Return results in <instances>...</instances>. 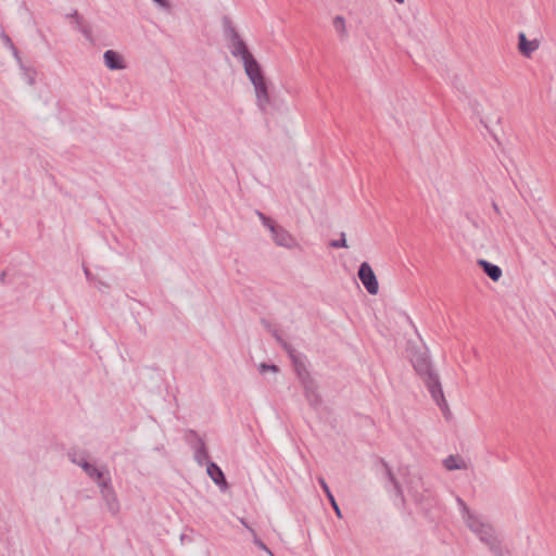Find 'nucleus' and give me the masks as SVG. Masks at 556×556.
Returning a JSON list of instances; mask_svg holds the SVG:
<instances>
[{"label":"nucleus","instance_id":"1","mask_svg":"<svg viewBox=\"0 0 556 556\" xmlns=\"http://www.w3.org/2000/svg\"><path fill=\"white\" fill-rule=\"evenodd\" d=\"M412 364L418 376L422 379L432 400L440 407L445 418L451 417L448 404L444 397L439 375L434 371L427 350L416 351L410 356Z\"/></svg>","mask_w":556,"mask_h":556},{"label":"nucleus","instance_id":"2","mask_svg":"<svg viewBox=\"0 0 556 556\" xmlns=\"http://www.w3.org/2000/svg\"><path fill=\"white\" fill-rule=\"evenodd\" d=\"M456 503L458 504L462 519L467 528L478 536L481 543L489 547L491 553L495 556H503L501 541L497 539L495 530L488 519L477 511L471 510L460 497H456Z\"/></svg>","mask_w":556,"mask_h":556},{"label":"nucleus","instance_id":"3","mask_svg":"<svg viewBox=\"0 0 556 556\" xmlns=\"http://www.w3.org/2000/svg\"><path fill=\"white\" fill-rule=\"evenodd\" d=\"M256 215L264 227H266L271 233V239L276 245L288 250H292L299 247L295 237L286 228L276 224L270 217L266 216L260 211H256Z\"/></svg>","mask_w":556,"mask_h":556},{"label":"nucleus","instance_id":"4","mask_svg":"<svg viewBox=\"0 0 556 556\" xmlns=\"http://www.w3.org/2000/svg\"><path fill=\"white\" fill-rule=\"evenodd\" d=\"M226 37L232 56L240 59L242 63L254 58L249 51L247 43L241 39L240 35L233 27H228L226 29Z\"/></svg>","mask_w":556,"mask_h":556},{"label":"nucleus","instance_id":"5","mask_svg":"<svg viewBox=\"0 0 556 556\" xmlns=\"http://www.w3.org/2000/svg\"><path fill=\"white\" fill-rule=\"evenodd\" d=\"M283 350L289 354L292 359L295 374L303 384L304 389L309 390L312 382L314 381L304 364V362L298 356L295 350L289 344L283 343Z\"/></svg>","mask_w":556,"mask_h":556},{"label":"nucleus","instance_id":"6","mask_svg":"<svg viewBox=\"0 0 556 556\" xmlns=\"http://www.w3.org/2000/svg\"><path fill=\"white\" fill-rule=\"evenodd\" d=\"M357 276L369 294L376 295L378 293L379 283L377 277L367 262L359 265Z\"/></svg>","mask_w":556,"mask_h":556},{"label":"nucleus","instance_id":"7","mask_svg":"<svg viewBox=\"0 0 556 556\" xmlns=\"http://www.w3.org/2000/svg\"><path fill=\"white\" fill-rule=\"evenodd\" d=\"M242 65H243L244 72H245L249 80L253 85V87L266 81V78L263 74L262 67L255 58L247 60L245 62L242 63Z\"/></svg>","mask_w":556,"mask_h":556},{"label":"nucleus","instance_id":"8","mask_svg":"<svg viewBox=\"0 0 556 556\" xmlns=\"http://www.w3.org/2000/svg\"><path fill=\"white\" fill-rule=\"evenodd\" d=\"M255 98H256V105L260 109L261 112L264 114L270 113L271 108V99L268 91V83L267 80L255 86Z\"/></svg>","mask_w":556,"mask_h":556},{"label":"nucleus","instance_id":"9","mask_svg":"<svg viewBox=\"0 0 556 556\" xmlns=\"http://www.w3.org/2000/svg\"><path fill=\"white\" fill-rule=\"evenodd\" d=\"M206 473L222 492L228 490V482L225 478L223 470L219 468L217 464L213 462H207Z\"/></svg>","mask_w":556,"mask_h":556},{"label":"nucleus","instance_id":"10","mask_svg":"<svg viewBox=\"0 0 556 556\" xmlns=\"http://www.w3.org/2000/svg\"><path fill=\"white\" fill-rule=\"evenodd\" d=\"M540 47L538 39L529 40L525 33L518 34V51L525 58H531L532 53Z\"/></svg>","mask_w":556,"mask_h":556},{"label":"nucleus","instance_id":"11","mask_svg":"<svg viewBox=\"0 0 556 556\" xmlns=\"http://www.w3.org/2000/svg\"><path fill=\"white\" fill-rule=\"evenodd\" d=\"M409 494L416 502L422 500L424 482L420 476L413 475L406 480Z\"/></svg>","mask_w":556,"mask_h":556},{"label":"nucleus","instance_id":"12","mask_svg":"<svg viewBox=\"0 0 556 556\" xmlns=\"http://www.w3.org/2000/svg\"><path fill=\"white\" fill-rule=\"evenodd\" d=\"M105 66L111 71L124 70L126 67L123 56L113 50H108L103 54Z\"/></svg>","mask_w":556,"mask_h":556},{"label":"nucleus","instance_id":"13","mask_svg":"<svg viewBox=\"0 0 556 556\" xmlns=\"http://www.w3.org/2000/svg\"><path fill=\"white\" fill-rule=\"evenodd\" d=\"M105 508L112 516H117L121 511V504L115 490L101 495Z\"/></svg>","mask_w":556,"mask_h":556},{"label":"nucleus","instance_id":"14","mask_svg":"<svg viewBox=\"0 0 556 556\" xmlns=\"http://www.w3.org/2000/svg\"><path fill=\"white\" fill-rule=\"evenodd\" d=\"M478 265L483 269L484 274L493 281H498L502 277V269L485 260H479Z\"/></svg>","mask_w":556,"mask_h":556},{"label":"nucleus","instance_id":"15","mask_svg":"<svg viewBox=\"0 0 556 556\" xmlns=\"http://www.w3.org/2000/svg\"><path fill=\"white\" fill-rule=\"evenodd\" d=\"M446 470L467 469V463L458 455H450L443 460Z\"/></svg>","mask_w":556,"mask_h":556},{"label":"nucleus","instance_id":"16","mask_svg":"<svg viewBox=\"0 0 556 556\" xmlns=\"http://www.w3.org/2000/svg\"><path fill=\"white\" fill-rule=\"evenodd\" d=\"M381 463L386 470V477L393 484L396 495L400 496L402 500H404L403 489H402L400 482L397 481V479L395 478V476L393 475L389 464L384 460H381Z\"/></svg>","mask_w":556,"mask_h":556},{"label":"nucleus","instance_id":"17","mask_svg":"<svg viewBox=\"0 0 556 556\" xmlns=\"http://www.w3.org/2000/svg\"><path fill=\"white\" fill-rule=\"evenodd\" d=\"M332 25H333V28H334L336 33L338 34L339 38L341 40H345L348 38V28H346L345 18L342 15H337L332 20Z\"/></svg>","mask_w":556,"mask_h":556},{"label":"nucleus","instance_id":"18","mask_svg":"<svg viewBox=\"0 0 556 556\" xmlns=\"http://www.w3.org/2000/svg\"><path fill=\"white\" fill-rule=\"evenodd\" d=\"M318 482L320 483L324 492L326 493L327 495V498L329 500L330 504H331V507L333 508L336 515L339 517V518H342V513H341V509L334 498V496L332 495L331 491L329 490V486L328 484L326 483L325 479L324 478H318Z\"/></svg>","mask_w":556,"mask_h":556},{"label":"nucleus","instance_id":"19","mask_svg":"<svg viewBox=\"0 0 556 556\" xmlns=\"http://www.w3.org/2000/svg\"><path fill=\"white\" fill-rule=\"evenodd\" d=\"M194 459L199 465H203L204 462H208V453L202 439L198 440V444L194 447Z\"/></svg>","mask_w":556,"mask_h":556},{"label":"nucleus","instance_id":"20","mask_svg":"<svg viewBox=\"0 0 556 556\" xmlns=\"http://www.w3.org/2000/svg\"><path fill=\"white\" fill-rule=\"evenodd\" d=\"M94 482L99 488L100 495L114 490L111 483V477L109 472L106 475H103L100 479H97Z\"/></svg>","mask_w":556,"mask_h":556},{"label":"nucleus","instance_id":"21","mask_svg":"<svg viewBox=\"0 0 556 556\" xmlns=\"http://www.w3.org/2000/svg\"><path fill=\"white\" fill-rule=\"evenodd\" d=\"M311 386H312V387L309 388V390L304 389V391H305V395H306V397H307L308 402H309L312 405L317 406V405H319V404H320L321 399H320V396H319V394H318V392H317V387H316V384H315V382H314V381L312 382V384H311Z\"/></svg>","mask_w":556,"mask_h":556},{"label":"nucleus","instance_id":"22","mask_svg":"<svg viewBox=\"0 0 556 556\" xmlns=\"http://www.w3.org/2000/svg\"><path fill=\"white\" fill-rule=\"evenodd\" d=\"M108 473L106 466L97 467L93 464L91 465L90 469L86 472V475L93 481L97 479H100L103 475Z\"/></svg>","mask_w":556,"mask_h":556},{"label":"nucleus","instance_id":"23","mask_svg":"<svg viewBox=\"0 0 556 556\" xmlns=\"http://www.w3.org/2000/svg\"><path fill=\"white\" fill-rule=\"evenodd\" d=\"M68 458L75 465H79L81 462L86 460L88 457L85 453H80L77 451H73L68 453Z\"/></svg>","mask_w":556,"mask_h":556},{"label":"nucleus","instance_id":"24","mask_svg":"<svg viewBox=\"0 0 556 556\" xmlns=\"http://www.w3.org/2000/svg\"><path fill=\"white\" fill-rule=\"evenodd\" d=\"M241 522L252 532V534L254 536V539H253L254 544L256 546H258L261 549L265 551L270 556H273V553L270 552V549L256 536L254 530L249 528L248 525L244 522V520H241Z\"/></svg>","mask_w":556,"mask_h":556},{"label":"nucleus","instance_id":"25","mask_svg":"<svg viewBox=\"0 0 556 556\" xmlns=\"http://www.w3.org/2000/svg\"><path fill=\"white\" fill-rule=\"evenodd\" d=\"M329 244H330L331 248H336V249L348 248V243H346V239H345V233L341 232V238L339 240L330 241Z\"/></svg>","mask_w":556,"mask_h":556},{"label":"nucleus","instance_id":"26","mask_svg":"<svg viewBox=\"0 0 556 556\" xmlns=\"http://www.w3.org/2000/svg\"><path fill=\"white\" fill-rule=\"evenodd\" d=\"M260 369V372L264 374L265 371H273V372H277L278 371V367L276 365H268V364H265V363H262L258 367Z\"/></svg>","mask_w":556,"mask_h":556},{"label":"nucleus","instance_id":"27","mask_svg":"<svg viewBox=\"0 0 556 556\" xmlns=\"http://www.w3.org/2000/svg\"><path fill=\"white\" fill-rule=\"evenodd\" d=\"M72 17L75 18V23H76V27L78 30H80V27L81 25H86L87 23L83 20L81 16L78 15L77 12H74V14L72 15Z\"/></svg>","mask_w":556,"mask_h":556},{"label":"nucleus","instance_id":"28","mask_svg":"<svg viewBox=\"0 0 556 556\" xmlns=\"http://www.w3.org/2000/svg\"><path fill=\"white\" fill-rule=\"evenodd\" d=\"M87 39H91V28L88 24L81 25L79 30Z\"/></svg>","mask_w":556,"mask_h":556},{"label":"nucleus","instance_id":"29","mask_svg":"<svg viewBox=\"0 0 556 556\" xmlns=\"http://www.w3.org/2000/svg\"><path fill=\"white\" fill-rule=\"evenodd\" d=\"M3 39H4V42L12 49L13 54L15 56H17V50L14 47L13 42L11 41V39L7 35H3Z\"/></svg>","mask_w":556,"mask_h":556},{"label":"nucleus","instance_id":"30","mask_svg":"<svg viewBox=\"0 0 556 556\" xmlns=\"http://www.w3.org/2000/svg\"><path fill=\"white\" fill-rule=\"evenodd\" d=\"M91 463L88 460V458L84 462H81L78 466L84 470V472L86 473L90 467H91Z\"/></svg>","mask_w":556,"mask_h":556},{"label":"nucleus","instance_id":"31","mask_svg":"<svg viewBox=\"0 0 556 556\" xmlns=\"http://www.w3.org/2000/svg\"><path fill=\"white\" fill-rule=\"evenodd\" d=\"M26 79L29 85L35 84V72H26Z\"/></svg>","mask_w":556,"mask_h":556},{"label":"nucleus","instance_id":"32","mask_svg":"<svg viewBox=\"0 0 556 556\" xmlns=\"http://www.w3.org/2000/svg\"><path fill=\"white\" fill-rule=\"evenodd\" d=\"M153 1L163 9H169V2L167 0H153Z\"/></svg>","mask_w":556,"mask_h":556},{"label":"nucleus","instance_id":"33","mask_svg":"<svg viewBox=\"0 0 556 556\" xmlns=\"http://www.w3.org/2000/svg\"><path fill=\"white\" fill-rule=\"evenodd\" d=\"M273 334H274L275 339L277 340V342L280 343L281 346L283 348V343H287V342L280 337V334H278L277 331H274Z\"/></svg>","mask_w":556,"mask_h":556},{"label":"nucleus","instance_id":"34","mask_svg":"<svg viewBox=\"0 0 556 556\" xmlns=\"http://www.w3.org/2000/svg\"><path fill=\"white\" fill-rule=\"evenodd\" d=\"M492 207L497 215H501V210L495 202L492 203Z\"/></svg>","mask_w":556,"mask_h":556},{"label":"nucleus","instance_id":"35","mask_svg":"<svg viewBox=\"0 0 556 556\" xmlns=\"http://www.w3.org/2000/svg\"><path fill=\"white\" fill-rule=\"evenodd\" d=\"M84 271H85L86 277H87L88 279H90V276H91V275H90L89 269H88V268H84Z\"/></svg>","mask_w":556,"mask_h":556},{"label":"nucleus","instance_id":"36","mask_svg":"<svg viewBox=\"0 0 556 556\" xmlns=\"http://www.w3.org/2000/svg\"><path fill=\"white\" fill-rule=\"evenodd\" d=\"M397 3H404L405 0H395Z\"/></svg>","mask_w":556,"mask_h":556}]
</instances>
